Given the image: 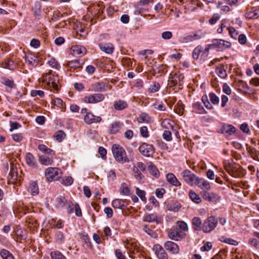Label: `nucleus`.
<instances>
[{"label": "nucleus", "instance_id": "obj_1", "mask_svg": "<svg viewBox=\"0 0 259 259\" xmlns=\"http://www.w3.org/2000/svg\"><path fill=\"white\" fill-rule=\"evenodd\" d=\"M111 150L115 159L118 162L123 163L129 161L125 151L119 145L114 144Z\"/></svg>", "mask_w": 259, "mask_h": 259}, {"label": "nucleus", "instance_id": "obj_2", "mask_svg": "<svg viewBox=\"0 0 259 259\" xmlns=\"http://www.w3.org/2000/svg\"><path fill=\"white\" fill-rule=\"evenodd\" d=\"M52 71H50L46 75H42V81L46 82L47 84L50 88H52L54 90L58 91L59 87L58 83L59 81V78L58 75L51 76Z\"/></svg>", "mask_w": 259, "mask_h": 259}, {"label": "nucleus", "instance_id": "obj_3", "mask_svg": "<svg viewBox=\"0 0 259 259\" xmlns=\"http://www.w3.org/2000/svg\"><path fill=\"white\" fill-rule=\"evenodd\" d=\"M217 224L218 220L214 217H209L203 223L202 231L205 233H209L215 229Z\"/></svg>", "mask_w": 259, "mask_h": 259}, {"label": "nucleus", "instance_id": "obj_4", "mask_svg": "<svg viewBox=\"0 0 259 259\" xmlns=\"http://www.w3.org/2000/svg\"><path fill=\"white\" fill-rule=\"evenodd\" d=\"M139 150L142 155L147 157L152 156L155 152L153 146L146 143H142L140 146Z\"/></svg>", "mask_w": 259, "mask_h": 259}, {"label": "nucleus", "instance_id": "obj_5", "mask_svg": "<svg viewBox=\"0 0 259 259\" xmlns=\"http://www.w3.org/2000/svg\"><path fill=\"white\" fill-rule=\"evenodd\" d=\"M105 99V96L101 93H95L83 98V101L85 103L96 104L103 101Z\"/></svg>", "mask_w": 259, "mask_h": 259}, {"label": "nucleus", "instance_id": "obj_6", "mask_svg": "<svg viewBox=\"0 0 259 259\" xmlns=\"http://www.w3.org/2000/svg\"><path fill=\"white\" fill-rule=\"evenodd\" d=\"M60 169L56 167H49L45 171V175L48 181L57 180L59 178Z\"/></svg>", "mask_w": 259, "mask_h": 259}, {"label": "nucleus", "instance_id": "obj_7", "mask_svg": "<svg viewBox=\"0 0 259 259\" xmlns=\"http://www.w3.org/2000/svg\"><path fill=\"white\" fill-rule=\"evenodd\" d=\"M184 79V75L180 73V72H178L174 74L171 77L169 78L168 81L170 86L174 87L177 84H178L179 86H182L183 84Z\"/></svg>", "mask_w": 259, "mask_h": 259}, {"label": "nucleus", "instance_id": "obj_8", "mask_svg": "<svg viewBox=\"0 0 259 259\" xmlns=\"http://www.w3.org/2000/svg\"><path fill=\"white\" fill-rule=\"evenodd\" d=\"M182 177L184 181L191 186H193L195 183L197 177L192 173L190 170L186 169L182 172Z\"/></svg>", "mask_w": 259, "mask_h": 259}, {"label": "nucleus", "instance_id": "obj_9", "mask_svg": "<svg viewBox=\"0 0 259 259\" xmlns=\"http://www.w3.org/2000/svg\"><path fill=\"white\" fill-rule=\"evenodd\" d=\"M153 250L158 259H168V254L160 244H155Z\"/></svg>", "mask_w": 259, "mask_h": 259}, {"label": "nucleus", "instance_id": "obj_10", "mask_svg": "<svg viewBox=\"0 0 259 259\" xmlns=\"http://www.w3.org/2000/svg\"><path fill=\"white\" fill-rule=\"evenodd\" d=\"M212 45L213 46V48L218 49L220 50H223L226 48H230L231 46V44L229 41L223 39H213L212 40Z\"/></svg>", "mask_w": 259, "mask_h": 259}, {"label": "nucleus", "instance_id": "obj_11", "mask_svg": "<svg viewBox=\"0 0 259 259\" xmlns=\"http://www.w3.org/2000/svg\"><path fill=\"white\" fill-rule=\"evenodd\" d=\"M67 199L64 196H59L52 200V205L56 209H61L65 207L67 203Z\"/></svg>", "mask_w": 259, "mask_h": 259}, {"label": "nucleus", "instance_id": "obj_12", "mask_svg": "<svg viewBox=\"0 0 259 259\" xmlns=\"http://www.w3.org/2000/svg\"><path fill=\"white\" fill-rule=\"evenodd\" d=\"M165 249L171 254H177L179 252V247L176 243L167 241L164 244Z\"/></svg>", "mask_w": 259, "mask_h": 259}, {"label": "nucleus", "instance_id": "obj_13", "mask_svg": "<svg viewBox=\"0 0 259 259\" xmlns=\"http://www.w3.org/2000/svg\"><path fill=\"white\" fill-rule=\"evenodd\" d=\"M84 120L85 123L91 124L101 122L102 118L100 116L94 115L92 112H87L84 117Z\"/></svg>", "mask_w": 259, "mask_h": 259}, {"label": "nucleus", "instance_id": "obj_14", "mask_svg": "<svg viewBox=\"0 0 259 259\" xmlns=\"http://www.w3.org/2000/svg\"><path fill=\"white\" fill-rule=\"evenodd\" d=\"M123 123L119 121H114L109 125L108 133L110 134H115L121 129Z\"/></svg>", "mask_w": 259, "mask_h": 259}, {"label": "nucleus", "instance_id": "obj_15", "mask_svg": "<svg viewBox=\"0 0 259 259\" xmlns=\"http://www.w3.org/2000/svg\"><path fill=\"white\" fill-rule=\"evenodd\" d=\"M220 130L221 133L225 136H231L236 132L235 127L231 124H224Z\"/></svg>", "mask_w": 259, "mask_h": 259}, {"label": "nucleus", "instance_id": "obj_16", "mask_svg": "<svg viewBox=\"0 0 259 259\" xmlns=\"http://www.w3.org/2000/svg\"><path fill=\"white\" fill-rule=\"evenodd\" d=\"M108 88V84L103 81L96 82L92 85L93 90L96 92H105Z\"/></svg>", "mask_w": 259, "mask_h": 259}, {"label": "nucleus", "instance_id": "obj_17", "mask_svg": "<svg viewBox=\"0 0 259 259\" xmlns=\"http://www.w3.org/2000/svg\"><path fill=\"white\" fill-rule=\"evenodd\" d=\"M195 185L201 189L209 190L210 186L209 183L206 180L197 177L196 179Z\"/></svg>", "mask_w": 259, "mask_h": 259}, {"label": "nucleus", "instance_id": "obj_18", "mask_svg": "<svg viewBox=\"0 0 259 259\" xmlns=\"http://www.w3.org/2000/svg\"><path fill=\"white\" fill-rule=\"evenodd\" d=\"M113 106L115 110L121 111L126 108L128 104L124 100L118 99L114 101Z\"/></svg>", "mask_w": 259, "mask_h": 259}, {"label": "nucleus", "instance_id": "obj_19", "mask_svg": "<svg viewBox=\"0 0 259 259\" xmlns=\"http://www.w3.org/2000/svg\"><path fill=\"white\" fill-rule=\"evenodd\" d=\"M99 46L102 51L109 54H112L114 49V46L110 43H100Z\"/></svg>", "mask_w": 259, "mask_h": 259}, {"label": "nucleus", "instance_id": "obj_20", "mask_svg": "<svg viewBox=\"0 0 259 259\" xmlns=\"http://www.w3.org/2000/svg\"><path fill=\"white\" fill-rule=\"evenodd\" d=\"M143 221L147 222H156L157 224H158L161 223V219L155 213H151L146 214L143 218Z\"/></svg>", "mask_w": 259, "mask_h": 259}, {"label": "nucleus", "instance_id": "obj_21", "mask_svg": "<svg viewBox=\"0 0 259 259\" xmlns=\"http://www.w3.org/2000/svg\"><path fill=\"white\" fill-rule=\"evenodd\" d=\"M112 205L114 208L124 210L127 205L125 200L119 199H115L113 200Z\"/></svg>", "mask_w": 259, "mask_h": 259}, {"label": "nucleus", "instance_id": "obj_22", "mask_svg": "<svg viewBox=\"0 0 259 259\" xmlns=\"http://www.w3.org/2000/svg\"><path fill=\"white\" fill-rule=\"evenodd\" d=\"M54 156L51 155H41L39 157V160L41 164L45 165H51L54 161L53 159Z\"/></svg>", "mask_w": 259, "mask_h": 259}, {"label": "nucleus", "instance_id": "obj_23", "mask_svg": "<svg viewBox=\"0 0 259 259\" xmlns=\"http://www.w3.org/2000/svg\"><path fill=\"white\" fill-rule=\"evenodd\" d=\"M71 50L74 55H83L86 53V49L81 46L75 45L71 48Z\"/></svg>", "mask_w": 259, "mask_h": 259}, {"label": "nucleus", "instance_id": "obj_24", "mask_svg": "<svg viewBox=\"0 0 259 259\" xmlns=\"http://www.w3.org/2000/svg\"><path fill=\"white\" fill-rule=\"evenodd\" d=\"M25 62L28 65L32 66H36L37 65V58L33 55H25Z\"/></svg>", "mask_w": 259, "mask_h": 259}, {"label": "nucleus", "instance_id": "obj_25", "mask_svg": "<svg viewBox=\"0 0 259 259\" xmlns=\"http://www.w3.org/2000/svg\"><path fill=\"white\" fill-rule=\"evenodd\" d=\"M26 161L28 165L32 167H35L37 165V162L34 156L31 153H28L26 154Z\"/></svg>", "mask_w": 259, "mask_h": 259}, {"label": "nucleus", "instance_id": "obj_26", "mask_svg": "<svg viewBox=\"0 0 259 259\" xmlns=\"http://www.w3.org/2000/svg\"><path fill=\"white\" fill-rule=\"evenodd\" d=\"M166 180L170 184L175 186H179L181 183L178 180L176 176L172 173H169L166 175Z\"/></svg>", "mask_w": 259, "mask_h": 259}, {"label": "nucleus", "instance_id": "obj_27", "mask_svg": "<svg viewBox=\"0 0 259 259\" xmlns=\"http://www.w3.org/2000/svg\"><path fill=\"white\" fill-rule=\"evenodd\" d=\"M185 234L179 231L174 230L168 233V237L172 240H179L182 238Z\"/></svg>", "mask_w": 259, "mask_h": 259}, {"label": "nucleus", "instance_id": "obj_28", "mask_svg": "<svg viewBox=\"0 0 259 259\" xmlns=\"http://www.w3.org/2000/svg\"><path fill=\"white\" fill-rule=\"evenodd\" d=\"M17 66V64L15 63L13 60L11 59L5 60L2 63L3 67L10 70H14L16 68Z\"/></svg>", "mask_w": 259, "mask_h": 259}, {"label": "nucleus", "instance_id": "obj_29", "mask_svg": "<svg viewBox=\"0 0 259 259\" xmlns=\"http://www.w3.org/2000/svg\"><path fill=\"white\" fill-rule=\"evenodd\" d=\"M192 225L195 230H202L203 224L201 219L198 217H194L192 220Z\"/></svg>", "mask_w": 259, "mask_h": 259}, {"label": "nucleus", "instance_id": "obj_30", "mask_svg": "<svg viewBox=\"0 0 259 259\" xmlns=\"http://www.w3.org/2000/svg\"><path fill=\"white\" fill-rule=\"evenodd\" d=\"M38 149L39 151H41L43 153H46V154H47L49 155H51V156L55 155V152L53 150L48 148L45 145H43V144L39 145L38 146Z\"/></svg>", "mask_w": 259, "mask_h": 259}, {"label": "nucleus", "instance_id": "obj_31", "mask_svg": "<svg viewBox=\"0 0 259 259\" xmlns=\"http://www.w3.org/2000/svg\"><path fill=\"white\" fill-rule=\"evenodd\" d=\"M167 67L166 65L163 64L159 65L158 66L155 67V68L153 69L154 74H159L161 75L165 73L167 71Z\"/></svg>", "mask_w": 259, "mask_h": 259}, {"label": "nucleus", "instance_id": "obj_32", "mask_svg": "<svg viewBox=\"0 0 259 259\" xmlns=\"http://www.w3.org/2000/svg\"><path fill=\"white\" fill-rule=\"evenodd\" d=\"M148 168L149 173L151 175L156 178H157L159 176V171L152 163H150Z\"/></svg>", "mask_w": 259, "mask_h": 259}, {"label": "nucleus", "instance_id": "obj_33", "mask_svg": "<svg viewBox=\"0 0 259 259\" xmlns=\"http://www.w3.org/2000/svg\"><path fill=\"white\" fill-rule=\"evenodd\" d=\"M193 108L195 112L199 114H203L205 112V110L201 103L199 102H196L193 105Z\"/></svg>", "mask_w": 259, "mask_h": 259}, {"label": "nucleus", "instance_id": "obj_34", "mask_svg": "<svg viewBox=\"0 0 259 259\" xmlns=\"http://www.w3.org/2000/svg\"><path fill=\"white\" fill-rule=\"evenodd\" d=\"M189 195L194 202L198 204L201 202V198L193 191H190Z\"/></svg>", "mask_w": 259, "mask_h": 259}, {"label": "nucleus", "instance_id": "obj_35", "mask_svg": "<svg viewBox=\"0 0 259 259\" xmlns=\"http://www.w3.org/2000/svg\"><path fill=\"white\" fill-rule=\"evenodd\" d=\"M245 16L249 19H257L259 17V10H255L253 11H249L246 13Z\"/></svg>", "mask_w": 259, "mask_h": 259}, {"label": "nucleus", "instance_id": "obj_36", "mask_svg": "<svg viewBox=\"0 0 259 259\" xmlns=\"http://www.w3.org/2000/svg\"><path fill=\"white\" fill-rule=\"evenodd\" d=\"M30 189L32 195H34L38 194L39 189L36 182L33 181L30 183Z\"/></svg>", "mask_w": 259, "mask_h": 259}, {"label": "nucleus", "instance_id": "obj_37", "mask_svg": "<svg viewBox=\"0 0 259 259\" xmlns=\"http://www.w3.org/2000/svg\"><path fill=\"white\" fill-rule=\"evenodd\" d=\"M67 65L70 68L77 69L81 67V64L78 60H74L68 61Z\"/></svg>", "mask_w": 259, "mask_h": 259}, {"label": "nucleus", "instance_id": "obj_38", "mask_svg": "<svg viewBox=\"0 0 259 259\" xmlns=\"http://www.w3.org/2000/svg\"><path fill=\"white\" fill-rule=\"evenodd\" d=\"M66 134L63 131H58L54 135V137L56 140L60 142L63 141V140L65 138Z\"/></svg>", "mask_w": 259, "mask_h": 259}, {"label": "nucleus", "instance_id": "obj_39", "mask_svg": "<svg viewBox=\"0 0 259 259\" xmlns=\"http://www.w3.org/2000/svg\"><path fill=\"white\" fill-rule=\"evenodd\" d=\"M2 83L11 89L14 88L16 87L14 81L7 78L4 77L2 78Z\"/></svg>", "mask_w": 259, "mask_h": 259}, {"label": "nucleus", "instance_id": "obj_40", "mask_svg": "<svg viewBox=\"0 0 259 259\" xmlns=\"http://www.w3.org/2000/svg\"><path fill=\"white\" fill-rule=\"evenodd\" d=\"M150 120V117L147 114L145 113H143L141 114H140V116L138 118V121L141 123H148L149 122Z\"/></svg>", "mask_w": 259, "mask_h": 259}, {"label": "nucleus", "instance_id": "obj_41", "mask_svg": "<svg viewBox=\"0 0 259 259\" xmlns=\"http://www.w3.org/2000/svg\"><path fill=\"white\" fill-rule=\"evenodd\" d=\"M203 48L201 46H198L194 50L192 53V57L194 60H197Z\"/></svg>", "mask_w": 259, "mask_h": 259}, {"label": "nucleus", "instance_id": "obj_42", "mask_svg": "<svg viewBox=\"0 0 259 259\" xmlns=\"http://www.w3.org/2000/svg\"><path fill=\"white\" fill-rule=\"evenodd\" d=\"M143 230L151 237L154 238H156L157 237V233L155 231L151 229L148 225L144 226Z\"/></svg>", "mask_w": 259, "mask_h": 259}, {"label": "nucleus", "instance_id": "obj_43", "mask_svg": "<svg viewBox=\"0 0 259 259\" xmlns=\"http://www.w3.org/2000/svg\"><path fill=\"white\" fill-rule=\"evenodd\" d=\"M216 72L218 75L222 78H225L227 76L226 71L223 66L217 67L216 68Z\"/></svg>", "mask_w": 259, "mask_h": 259}, {"label": "nucleus", "instance_id": "obj_44", "mask_svg": "<svg viewBox=\"0 0 259 259\" xmlns=\"http://www.w3.org/2000/svg\"><path fill=\"white\" fill-rule=\"evenodd\" d=\"M1 255L3 259H14L13 255L6 249H2L1 251Z\"/></svg>", "mask_w": 259, "mask_h": 259}, {"label": "nucleus", "instance_id": "obj_45", "mask_svg": "<svg viewBox=\"0 0 259 259\" xmlns=\"http://www.w3.org/2000/svg\"><path fill=\"white\" fill-rule=\"evenodd\" d=\"M181 101H179L176 105V110L179 115H182L184 110V107Z\"/></svg>", "mask_w": 259, "mask_h": 259}, {"label": "nucleus", "instance_id": "obj_46", "mask_svg": "<svg viewBox=\"0 0 259 259\" xmlns=\"http://www.w3.org/2000/svg\"><path fill=\"white\" fill-rule=\"evenodd\" d=\"M133 171L134 173V177L138 180H141L143 177V175L141 174L140 170L138 169V167H136V166H134L133 168Z\"/></svg>", "mask_w": 259, "mask_h": 259}, {"label": "nucleus", "instance_id": "obj_47", "mask_svg": "<svg viewBox=\"0 0 259 259\" xmlns=\"http://www.w3.org/2000/svg\"><path fill=\"white\" fill-rule=\"evenodd\" d=\"M51 256L52 259H66L65 256L58 251L51 252Z\"/></svg>", "mask_w": 259, "mask_h": 259}, {"label": "nucleus", "instance_id": "obj_48", "mask_svg": "<svg viewBox=\"0 0 259 259\" xmlns=\"http://www.w3.org/2000/svg\"><path fill=\"white\" fill-rule=\"evenodd\" d=\"M160 88V85L158 82H154L149 88L148 90L150 93H155L159 90Z\"/></svg>", "mask_w": 259, "mask_h": 259}, {"label": "nucleus", "instance_id": "obj_49", "mask_svg": "<svg viewBox=\"0 0 259 259\" xmlns=\"http://www.w3.org/2000/svg\"><path fill=\"white\" fill-rule=\"evenodd\" d=\"M248 244L251 247H254L255 249L259 248V241L255 238H249L248 240Z\"/></svg>", "mask_w": 259, "mask_h": 259}, {"label": "nucleus", "instance_id": "obj_50", "mask_svg": "<svg viewBox=\"0 0 259 259\" xmlns=\"http://www.w3.org/2000/svg\"><path fill=\"white\" fill-rule=\"evenodd\" d=\"M61 183L65 186H69L73 183V179L71 177H66L61 180Z\"/></svg>", "mask_w": 259, "mask_h": 259}, {"label": "nucleus", "instance_id": "obj_51", "mask_svg": "<svg viewBox=\"0 0 259 259\" xmlns=\"http://www.w3.org/2000/svg\"><path fill=\"white\" fill-rule=\"evenodd\" d=\"M251 156L254 159L259 161V152L255 148H251L249 151Z\"/></svg>", "mask_w": 259, "mask_h": 259}, {"label": "nucleus", "instance_id": "obj_52", "mask_svg": "<svg viewBox=\"0 0 259 259\" xmlns=\"http://www.w3.org/2000/svg\"><path fill=\"white\" fill-rule=\"evenodd\" d=\"M228 30L229 31V33L230 35L234 38H236L238 36L239 33L238 31H237L235 28L233 27H229L228 28Z\"/></svg>", "mask_w": 259, "mask_h": 259}, {"label": "nucleus", "instance_id": "obj_53", "mask_svg": "<svg viewBox=\"0 0 259 259\" xmlns=\"http://www.w3.org/2000/svg\"><path fill=\"white\" fill-rule=\"evenodd\" d=\"M161 125L166 129H169L172 127V125L170 123V121L168 119H164L161 122Z\"/></svg>", "mask_w": 259, "mask_h": 259}, {"label": "nucleus", "instance_id": "obj_54", "mask_svg": "<svg viewBox=\"0 0 259 259\" xmlns=\"http://www.w3.org/2000/svg\"><path fill=\"white\" fill-rule=\"evenodd\" d=\"M221 200V197L214 193H210V195L209 196V201L212 202H217L220 201Z\"/></svg>", "mask_w": 259, "mask_h": 259}, {"label": "nucleus", "instance_id": "obj_55", "mask_svg": "<svg viewBox=\"0 0 259 259\" xmlns=\"http://www.w3.org/2000/svg\"><path fill=\"white\" fill-rule=\"evenodd\" d=\"M10 179L13 181H15L17 179L18 172L16 168H12L10 172Z\"/></svg>", "mask_w": 259, "mask_h": 259}, {"label": "nucleus", "instance_id": "obj_56", "mask_svg": "<svg viewBox=\"0 0 259 259\" xmlns=\"http://www.w3.org/2000/svg\"><path fill=\"white\" fill-rule=\"evenodd\" d=\"M137 195L143 201H146V198L145 197V192L143 190H141L139 188L136 189Z\"/></svg>", "mask_w": 259, "mask_h": 259}, {"label": "nucleus", "instance_id": "obj_57", "mask_svg": "<svg viewBox=\"0 0 259 259\" xmlns=\"http://www.w3.org/2000/svg\"><path fill=\"white\" fill-rule=\"evenodd\" d=\"M202 101L206 108L211 109L213 108L212 105L208 101L207 97L206 96L202 97Z\"/></svg>", "mask_w": 259, "mask_h": 259}, {"label": "nucleus", "instance_id": "obj_58", "mask_svg": "<svg viewBox=\"0 0 259 259\" xmlns=\"http://www.w3.org/2000/svg\"><path fill=\"white\" fill-rule=\"evenodd\" d=\"M122 65L125 67H129L132 66L131 59L128 57H124L122 60Z\"/></svg>", "mask_w": 259, "mask_h": 259}, {"label": "nucleus", "instance_id": "obj_59", "mask_svg": "<svg viewBox=\"0 0 259 259\" xmlns=\"http://www.w3.org/2000/svg\"><path fill=\"white\" fill-rule=\"evenodd\" d=\"M226 256V251L222 250L220 251L212 259H224Z\"/></svg>", "mask_w": 259, "mask_h": 259}, {"label": "nucleus", "instance_id": "obj_60", "mask_svg": "<svg viewBox=\"0 0 259 259\" xmlns=\"http://www.w3.org/2000/svg\"><path fill=\"white\" fill-rule=\"evenodd\" d=\"M210 100L211 102L214 104H218L219 102V98L214 93H210L209 95Z\"/></svg>", "mask_w": 259, "mask_h": 259}, {"label": "nucleus", "instance_id": "obj_61", "mask_svg": "<svg viewBox=\"0 0 259 259\" xmlns=\"http://www.w3.org/2000/svg\"><path fill=\"white\" fill-rule=\"evenodd\" d=\"M181 207V205L175 202L172 205H171L169 208L168 210L174 211V212H177L179 210V209Z\"/></svg>", "mask_w": 259, "mask_h": 259}, {"label": "nucleus", "instance_id": "obj_62", "mask_svg": "<svg viewBox=\"0 0 259 259\" xmlns=\"http://www.w3.org/2000/svg\"><path fill=\"white\" fill-rule=\"evenodd\" d=\"M49 64L52 66L53 68H54L55 69H58L59 67V64L57 62V61L55 60V58H51L49 61H48Z\"/></svg>", "mask_w": 259, "mask_h": 259}, {"label": "nucleus", "instance_id": "obj_63", "mask_svg": "<svg viewBox=\"0 0 259 259\" xmlns=\"http://www.w3.org/2000/svg\"><path fill=\"white\" fill-rule=\"evenodd\" d=\"M140 133L141 136L143 137L147 138L149 136V132L147 127L145 126L140 128Z\"/></svg>", "mask_w": 259, "mask_h": 259}, {"label": "nucleus", "instance_id": "obj_64", "mask_svg": "<svg viewBox=\"0 0 259 259\" xmlns=\"http://www.w3.org/2000/svg\"><path fill=\"white\" fill-rule=\"evenodd\" d=\"M224 169L229 173L231 174L233 172L232 167L229 163L225 161L223 163Z\"/></svg>", "mask_w": 259, "mask_h": 259}]
</instances>
